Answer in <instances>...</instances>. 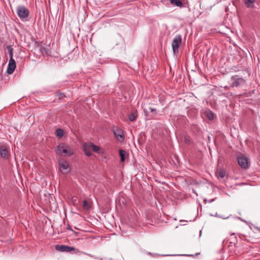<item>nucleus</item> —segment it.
Wrapping results in <instances>:
<instances>
[{"label": "nucleus", "mask_w": 260, "mask_h": 260, "mask_svg": "<svg viewBox=\"0 0 260 260\" xmlns=\"http://www.w3.org/2000/svg\"><path fill=\"white\" fill-rule=\"evenodd\" d=\"M68 147L63 144L57 146L55 149L56 153L58 155H62L64 153L67 156H71L73 152L72 150L68 149Z\"/></svg>", "instance_id": "f257e3e1"}, {"label": "nucleus", "mask_w": 260, "mask_h": 260, "mask_svg": "<svg viewBox=\"0 0 260 260\" xmlns=\"http://www.w3.org/2000/svg\"><path fill=\"white\" fill-rule=\"evenodd\" d=\"M17 14L20 19H24L28 16L29 11L28 9L24 6H19L17 8Z\"/></svg>", "instance_id": "f03ea898"}, {"label": "nucleus", "mask_w": 260, "mask_h": 260, "mask_svg": "<svg viewBox=\"0 0 260 260\" xmlns=\"http://www.w3.org/2000/svg\"><path fill=\"white\" fill-rule=\"evenodd\" d=\"M182 42L181 36L179 35L175 36L172 43L173 51L174 53L178 52V49Z\"/></svg>", "instance_id": "7ed1b4c3"}, {"label": "nucleus", "mask_w": 260, "mask_h": 260, "mask_svg": "<svg viewBox=\"0 0 260 260\" xmlns=\"http://www.w3.org/2000/svg\"><path fill=\"white\" fill-rule=\"evenodd\" d=\"M231 80L233 81V83L231 85L232 87H237L239 86L243 85L245 84L246 82L245 80L243 78L239 77L238 75L232 76Z\"/></svg>", "instance_id": "20e7f679"}, {"label": "nucleus", "mask_w": 260, "mask_h": 260, "mask_svg": "<svg viewBox=\"0 0 260 260\" xmlns=\"http://www.w3.org/2000/svg\"><path fill=\"white\" fill-rule=\"evenodd\" d=\"M237 160L240 166L244 169H246L249 167V163L248 158L243 155L238 156Z\"/></svg>", "instance_id": "39448f33"}, {"label": "nucleus", "mask_w": 260, "mask_h": 260, "mask_svg": "<svg viewBox=\"0 0 260 260\" xmlns=\"http://www.w3.org/2000/svg\"><path fill=\"white\" fill-rule=\"evenodd\" d=\"M113 134L115 137L116 138L117 140L120 142H122L124 140V136L123 131L118 128V127H115L113 129Z\"/></svg>", "instance_id": "423d86ee"}, {"label": "nucleus", "mask_w": 260, "mask_h": 260, "mask_svg": "<svg viewBox=\"0 0 260 260\" xmlns=\"http://www.w3.org/2000/svg\"><path fill=\"white\" fill-rule=\"evenodd\" d=\"M59 170L63 174H67L70 172L69 165L66 161L59 162Z\"/></svg>", "instance_id": "0eeeda50"}, {"label": "nucleus", "mask_w": 260, "mask_h": 260, "mask_svg": "<svg viewBox=\"0 0 260 260\" xmlns=\"http://www.w3.org/2000/svg\"><path fill=\"white\" fill-rule=\"evenodd\" d=\"M55 249L61 252H71L75 250V248L73 247L64 245H56L55 246Z\"/></svg>", "instance_id": "6e6552de"}, {"label": "nucleus", "mask_w": 260, "mask_h": 260, "mask_svg": "<svg viewBox=\"0 0 260 260\" xmlns=\"http://www.w3.org/2000/svg\"><path fill=\"white\" fill-rule=\"evenodd\" d=\"M0 155L2 157L5 159L8 157L9 152L6 146L0 145Z\"/></svg>", "instance_id": "1a4fd4ad"}, {"label": "nucleus", "mask_w": 260, "mask_h": 260, "mask_svg": "<svg viewBox=\"0 0 260 260\" xmlns=\"http://www.w3.org/2000/svg\"><path fill=\"white\" fill-rule=\"evenodd\" d=\"M91 150L94 152L100 154L102 153L101 151V148L100 147L94 145L92 142H87Z\"/></svg>", "instance_id": "9d476101"}, {"label": "nucleus", "mask_w": 260, "mask_h": 260, "mask_svg": "<svg viewBox=\"0 0 260 260\" xmlns=\"http://www.w3.org/2000/svg\"><path fill=\"white\" fill-rule=\"evenodd\" d=\"M138 114L137 110H133L131 113L128 114V118L129 121H134L138 117Z\"/></svg>", "instance_id": "9b49d317"}, {"label": "nucleus", "mask_w": 260, "mask_h": 260, "mask_svg": "<svg viewBox=\"0 0 260 260\" xmlns=\"http://www.w3.org/2000/svg\"><path fill=\"white\" fill-rule=\"evenodd\" d=\"M83 150L86 156H90L92 155V153L91 151V150L90 148L89 145H88L87 143H85L83 145Z\"/></svg>", "instance_id": "f8f14e48"}, {"label": "nucleus", "mask_w": 260, "mask_h": 260, "mask_svg": "<svg viewBox=\"0 0 260 260\" xmlns=\"http://www.w3.org/2000/svg\"><path fill=\"white\" fill-rule=\"evenodd\" d=\"M119 154L120 157L121 162H124L125 160V158L128 156V154L125 150L122 149H120L119 150Z\"/></svg>", "instance_id": "ddd939ff"}, {"label": "nucleus", "mask_w": 260, "mask_h": 260, "mask_svg": "<svg viewBox=\"0 0 260 260\" xmlns=\"http://www.w3.org/2000/svg\"><path fill=\"white\" fill-rule=\"evenodd\" d=\"M205 115L210 120L214 119V113L210 109H206L204 112Z\"/></svg>", "instance_id": "4468645a"}, {"label": "nucleus", "mask_w": 260, "mask_h": 260, "mask_svg": "<svg viewBox=\"0 0 260 260\" xmlns=\"http://www.w3.org/2000/svg\"><path fill=\"white\" fill-rule=\"evenodd\" d=\"M170 3L174 6L182 8L183 7V3L180 0H170Z\"/></svg>", "instance_id": "2eb2a0df"}, {"label": "nucleus", "mask_w": 260, "mask_h": 260, "mask_svg": "<svg viewBox=\"0 0 260 260\" xmlns=\"http://www.w3.org/2000/svg\"><path fill=\"white\" fill-rule=\"evenodd\" d=\"M91 208V206L86 200L83 202L82 209L84 211H88Z\"/></svg>", "instance_id": "dca6fc26"}, {"label": "nucleus", "mask_w": 260, "mask_h": 260, "mask_svg": "<svg viewBox=\"0 0 260 260\" xmlns=\"http://www.w3.org/2000/svg\"><path fill=\"white\" fill-rule=\"evenodd\" d=\"M16 68V64H8L7 73L10 75L12 74Z\"/></svg>", "instance_id": "f3484780"}, {"label": "nucleus", "mask_w": 260, "mask_h": 260, "mask_svg": "<svg viewBox=\"0 0 260 260\" xmlns=\"http://www.w3.org/2000/svg\"><path fill=\"white\" fill-rule=\"evenodd\" d=\"M254 2L255 0H245V4L248 8H252Z\"/></svg>", "instance_id": "a211bd4d"}, {"label": "nucleus", "mask_w": 260, "mask_h": 260, "mask_svg": "<svg viewBox=\"0 0 260 260\" xmlns=\"http://www.w3.org/2000/svg\"><path fill=\"white\" fill-rule=\"evenodd\" d=\"M63 134H64V131L61 129L58 128L56 131V136H57L58 137H59L60 138H61L62 137H63Z\"/></svg>", "instance_id": "6ab92c4d"}, {"label": "nucleus", "mask_w": 260, "mask_h": 260, "mask_svg": "<svg viewBox=\"0 0 260 260\" xmlns=\"http://www.w3.org/2000/svg\"><path fill=\"white\" fill-rule=\"evenodd\" d=\"M7 50H8V51L9 52L10 56H13V49L12 47V46L11 45H8V46H7Z\"/></svg>", "instance_id": "aec40b11"}, {"label": "nucleus", "mask_w": 260, "mask_h": 260, "mask_svg": "<svg viewBox=\"0 0 260 260\" xmlns=\"http://www.w3.org/2000/svg\"><path fill=\"white\" fill-rule=\"evenodd\" d=\"M218 174H219V176L221 178H223L225 177V171H222V170H220L218 172Z\"/></svg>", "instance_id": "412c9836"}, {"label": "nucleus", "mask_w": 260, "mask_h": 260, "mask_svg": "<svg viewBox=\"0 0 260 260\" xmlns=\"http://www.w3.org/2000/svg\"><path fill=\"white\" fill-rule=\"evenodd\" d=\"M149 110L152 113L153 116H154L157 114V111L156 109L152 107H149Z\"/></svg>", "instance_id": "4be33fe9"}, {"label": "nucleus", "mask_w": 260, "mask_h": 260, "mask_svg": "<svg viewBox=\"0 0 260 260\" xmlns=\"http://www.w3.org/2000/svg\"><path fill=\"white\" fill-rule=\"evenodd\" d=\"M9 64H16L15 61L13 58V56H10Z\"/></svg>", "instance_id": "5701e85b"}, {"label": "nucleus", "mask_w": 260, "mask_h": 260, "mask_svg": "<svg viewBox=\"0 0 260 260\" xmlns=\"http://www.w3.org/2000/svg\"><path fill=\"white\" fill-rule=\"evenodd\" d=\"M201 254L200 252H197L195 254H185V256L194 257L195 256L199 255Z\"/></svg>", "instance_id": "b1692460"}, {"label": "nucleus", "mask_w": 260, "mask_h": 260, "mask_svg": "<svg viewBox=\"0 0 260 260\" xmlns=\"http://www.w3.org/2000/svg\"><path fill=\"white\" fill-rule=\"evenodd\" d=\"M144 112L145 113V115L148 116V111L146 109H144Z\"/></svg>", "instance_id": "393cba45"}, {"label": "nucleus", "mask_w": 260, "mask_h": 260, "mask_svg": "<svg viewBox=\"0 0 260 260\" xmlns=\"http://www.w3.org/2000/svg\"><path fill=\"white\" fill-rule=\"evenodd\" d=\"M185 141L186 143H188L189 142V140L188 139H187V138H185Z\"/></svg>", "instance_id": "a878e982"}, {"label": "nucleus", "mask_w": 260, "mask_h": 260, "mask_svg": "<svg viewBox=\"0 0 260 260\" xmlns=\"http://www.w3.org/2000/svg\"><path fill=\"white\" fill-rule=\"evenodd\" d=\"M195 127L197 129H198V127L196 125H193L192 128Z\"/></svg>", "instance_id": "bb28decb"}, {"label": "nucleus", "mask_w": 260, "mask_h": 260, "mask_svg": "<svg viewBox=\"0 0 260 260\" xmlns=\"http://www.w3.org/2000/svg\"><path fill=\"white\" fill-rule=\"evenodd\" d=\"M237 242L236 243H234V246H235V247H238V246L237 245Z\"/></svg>", "instance_id": "cd10ccee"}, {"label": "nucleus", "mask_w": 260, "mask_h": 260, "mask_svg": "<svg viewBox=\"0 0 260 260\" xmlns=\"http://www.w3.org/2000/svg\"><path fill=\"white\" fill-rule=\"evenodd\" d=\"M68 230H71V227H70V226H69V227H68Z\"/></svg>", "instance_id": "c85d7f7f"}]
</instances>
